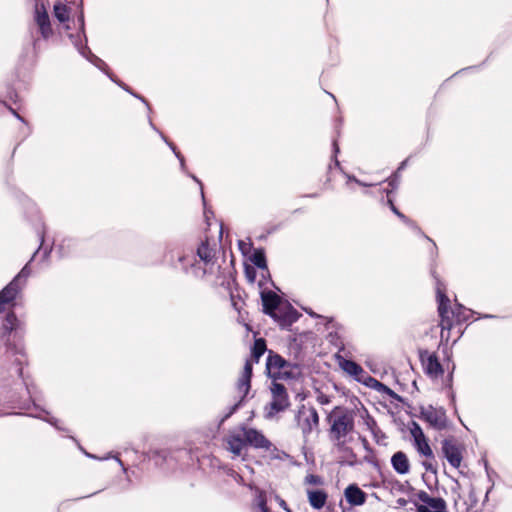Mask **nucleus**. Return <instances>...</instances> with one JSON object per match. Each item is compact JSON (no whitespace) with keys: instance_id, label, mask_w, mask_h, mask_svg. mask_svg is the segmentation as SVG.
<instances>
[{"instance_id":"1","label":"nucleus","mask_w":512,"mask_h":512,"mask_svg":"<svg viewBox=\"0 0 512 512\" xmlns=\"http://www.w3.org/2000/svg\"><path fill=\"white\" fill-rule=\"evenodd\" d=\"M224 444L233 457H241L243 460H245L247 445L266 450L271 447V442L260 431L247 427L229 432L224 439Z\"/></svg>"},{"instance_id":"2","label":"nucleus","mask_w":512,"mask_h":512,"mask_svg":"<svg viewBox=\"0 0 512 512\" xmlns=\"http://www.w3.org/2000/svg\"><path fill=\"white\" fill-rule=\"evenodd\" d=\"M330 424V437L338 446L343 445L346 437L354 429V413L348 408L337 406L327 416Z\"/></svg>"},{"instance_id":"3","label":"nucleus","mask_w":512,"mask_h":512,"mask_svg":"<svg viewBox=\"0 0 512 512\" xmlns=\"http://www.w3.org/2000/svg\"><path fill=\"white\" fill-rule=\"evenodd\" d=\"M437 298H438V311L439 315L441 317V337H445V330L449 331L454 322L461 323L463 321H466L468 319L470 310L466 309L462 305H456L455 308L449 309L448 303L449 299L448 297L441 291V288H437Z\"/></svg>"},{"instance_id":"4","label":"nucleus","mask_w":512,"mask_h":512,"mask_svg":"<svg viewBox=\"0 0 512 512\" xmlns=\"http://www.w3.org/2000/svg\"><path fill=\"white\" fill-rule=\"evenodd\" d=\"M261 299L264 313L275 318L281 326L288 327L297 321L298 313L293 308H289L284 316L279 315L277 309L280 304V297L273 291L262 292Z\"/></svg>"},{"instance_id":"5","label":"nucleus","mask_w":512,"mask_h":512,"mask_svg":"<svg viewBox=\"0 0 512 512\" xmlns=\"http://www.w3.org/2000/svg\"><path fill=\"white\" fill-rule=\"evenodd\" d=\"M266 366L269 376L275 381L294 379L300 374L297 365L287 362L277 354H269Z\"/></svg>"},{"instance_id":"6","label":"nucleus","mask_w":512,"mask_h":512,"mask_svg":"<svg viewBox=\"0 0 512 512\" xmlns=\"http://www.w3.org/2000/svg\"><path fill=\"white\" fill-rule=\"evenodd\" d=\"M271 394L272 401L265 408L267 418H272L277 413L286 410L290 404L286 388L282 384L273 382L271 386Z\"/></svg>"},{"instance_id":"7","label":"nucleus","mask_w":512,"mask_h":512,"mask_svg":"<svg viewBox=\"0 0 512 512\" xmlns=\"http://www.w3.org/2000/svg\"><path fill=\"white\" fill-rule=\"evenodd\" d=\"M79 22H80V26H81V31L75 35L74 34L69 35V38L71 39L72 44L74 45V47L79 51V53L83 57H85L88 61L93 63L95 66L101 67V65H105V63L100 58H98L97 56L92 54V52L89 50V48L86 45L87 40H86V36H85L84 30H83V27H84L83 15H80Z\"/></svg>"},{"instance_id":"8","label":"nucleus","mask_w":512,"mask_h":512,"mask_svg":"<svg viewBox=\"0 0 512 512\" xmlns=\"http://www.w3.org/2000/svg\"><path fill=\"white\" fill-rule=\"evenodd\" d=\"M297 424L305 437L314 430H317L319 426V416L316 409L313 407H301L297 414Z\"/></svg>"},{"instance_id":"9","label":"nucleus","mask_w":512,"mask_h":512,"mask_svg":"<svg viewBox=\"0 0 512 512\" xmlns=\"http://www.w3.org/2000/svg\"><path fill=\"white\" fill-rule=\"evenodd\" d=\"M420 414L426 422L437 430H442L447 426L446 412L443 408H436L429 405L422 407Z\"/></svg>"},{"instance_id":"10","label":"nucleus","mask_w":512,"mask_h":512,"mask_svg":"<svg viewBox=\"0 0 512 512\" xmlns=\"http://www.w3.org/2000/svg\"><path fill=\"white\" fill-rule=\"evenodd\" d=\"M410 433L413 437L414 446L418 453L425 457L433 458V451L428 440L422 428L416 422H413L412 427L410 428Z\"/></svg>"},{"instance_id":"11","label":"nucleus","mask_w":512,"mask_h":512,"mask_svg":"<svg viewBox=\"0 0 512 512\" xmlns=\"http://www.w3.org/2000/svg\"><path fill=\"white\" fill-rule=\"evenodd\" d=\"M34 21L43 39H49L53 35L49 16L43 6H36Z\"/></svg>"},{"instance_id":"12","label":"nucleus","mask_w":512,"mask_h":512,"mask_svg":"<svg viewBox=\"0 0 512 512\" xmlns=\"http://www.w3.org/2000/svg\"><path fill=\"white\" fill-rule=\"evenodd\" d=\"M442 450L450 465L459 468L462 462V448L452 440H444Z\"/></svg>"},{"instance_id":"13","label":"nucleus","mask_w":512,"mask_h":512,"mask_svg":"<svg viewBox=\"0 0 512 512\" xmlns=\"http://www.w3.org/2000/svg\"><path fill=\"white\" fill-rule=\"evenodd\" d=\"M252 367H253L252 360H247L245 362V365H244L243 371L241 373V376L238 379L237 390H238V393H239V395L241 397L240 401H242L245 398V396L248 394V392L250 390V381H251V377H252Z\"/></svg>"},{"instance_id":"14","label":"nucleus","mask_w":512,"mask_h":512,"mask_svg":"<svg viewBox=\"0 0 512 512\" xmlns=\"http://www.w3.org/2000/svg\"><path fill=\"white\" fill-rule=\"evenodd\" d=\"M423 505L418 506V512H447L446 504L442 498H432L428 495L422 497Z\"/></svg>"},{"instance_id":"15","label":"nucleus","mask_w":512,"mask_h":512,"mask_svg":"<svg viewBox=\"0 0 512 512\" xmlns=\"http://www.w3.org/2000/svg\"><path fill=\"white\" fill-rule=\"evenodd\" d=\"M22 288V284H17V280H12L1 292H0V312L4 310V305L12 302L19 291Z\"/></svg>"},{"instance_id":"16","label":"nucleus","mask_w":512,"mask_h":512,"mask_svg":"<svg viewBox=\"0 0 512 512\" xmlns=\"http://www.w3.org/2000/svg\"><path fill=\"white\" fill-rule=\"evenodd\" d=\"M344 495L346 501L352 506H360L366 502V494L355 484L349 485Z\"/></svg>"},{"instance_id":"17","label":"nucleus","mask_w":512,"mask_h":512,"mask_svg":"<svg viewBox=\"0 0 512 512\" xmlns=\"http://www.w3.org/2000/svg\"><path fill=\"white\" fill-rule=\"evenodd\" d=\"M422 362L425 372L433 377L437 378L442 375L443 370L438 358L434 354H427L426 357L422 356Z\"/></svg>"},{"instance_id":"18","label":"nucleus","mask_w":512,"mask_h":512,"mask_svg":"<svg viewBox=\"0 0 512 512\" xmlns=\"http://www.w3.org/2000/svg\"><path fill=\"white\" fill-rule=\"evenodd\" d=\"M391 465H392L393 469L398 474H401V475L408 474L410 471L409 459H408L407 455L402 451H398L393 454V456L391 457Z\"/></svg>"},{"instance_id":"19","label":"nucleus","mask_w":512,"mask_h":512,"mask_svg":"<svg viewBox=\"0 0 512 512\" xmlns=\"http://www.w3.org/2000/svg\"><path fill=\"white\" fill-rule=\"evenodd\" d=\"M248 487L254 492L253 507L255 512H269L265 492L252 484H249Z\"/></svg>"},{"instance_id":"20","label":"nucleus","mask_w":512,"mask_h":512,"mask_svg":"<svg viewBox=\"0 0 512 512\" xmlns=\"http://www.w3.org/2000/svg\"><path fill=\"white\" fill-rule=\"evenodd\" d=\"M309 504L314 509H321L327 501V494L323 490H307Z\"/></svg>"},{"instance_id":"21","label":"nucleus","mask_w":512,"mask_h":512,"mask_svg":"<svg viewBox=\"0 0 512 512\" xmlns=\"http://www.w3.org/2000/svg\"><path fill=\"white\" fill-rule=\"evenodd\" d=\"M197 256L200 262H203L205 266L211 264L215 257V250L211 248L208 242H202L197 248Z\"/></svg>"},{"instance_id":"22","label":"nucleus","mask_w":512,"mask_h":512,"mask_svg":"<svg viewBox=\"0 0 512 512\" xmlns=\"http://www.w3.org/2000/svg\"><path fill=\"white\" fill-rule=\"evenodd\" d=\"M19 325L18 319L16 318L14 313L7 314L5 321L3 323V336L2 339L5 342L6 345H9V336H6V334H10L13 330L17 329Z\"/></svg>"},{"instance_id":"23","label":"nucleus","mask_w":512,"mask_h":512,"mask_svg":"<svg viewBox=\"0 0 512 512\" xmlns=\"http://www.w3.org/2000/svg\"><path fill=\"white\" fill-rule=\"evenodd\" d=\"M342 369L350 375L358 376L363 373V368L356 362L351 360H344L341 362Z\"/></svg>"},{"instance_id":"24","label":"nucleus","mask_w":512,"mask_h":512,"mask_svg":"<svg viewBox=\"0 0 512 512\" xmlns=\"http://www.w3.org/2000/svg\"><path fill=\"white\" fill-rule=\"evenodd\" d=\"M54 15L57 20L61 23L66 22L69 19V11L65 4L57 2L54 4Z\"/></svg>"},{"instance_id":"25","label":"nucleus","mask_w":512,"mask_h":512,"mask_svg":"<svg viewBox=\"0 0 512 512\" xmlns=\"http://www.w3.org/2000/svg\"><path fill=\"white\" fill-rule=\"evenodd\" d=\"M187 260H188L187 256H185V255L179 256V262L182 263L184 269H187V266L190 265L191 268L193 269V273L196 277H203L206 274L205 268L198 267L195 262L187 261Z\"/></svg>"},{"instance_id":"26","label":"nucleus","mask_w":512,"mask_h":512,"mask_svg":"<svg viewBox=\"0 0 512 512\" xmlns=\"http://www.w3.org/2000/svg\"><path fill=\"white\" fill-rule=\"evenodd\" d=\"M266 351V343L263 339H256L252 348V358L255 362H258L260 357Z\"/></svg>"},{"instance_id":"27","label":"nucleus","mask_w":512,"mask_h":512,"mask_svg":"<svg viewBox=\"0 0 512 512\" xmlns=\"http://www.w3.org/2000/svg\"><path fill=\"white\" fill-rule=\"evenodd\" d=\"M251 261L253 262V264L255 266H257L260 269L267 268L265 254H264L263 250H261V249L254 250V252L251 256Z\"/></svg>"},{"instance_id":"28","label":"nucleus","mask_w":512,"mask_h":512,"mask_svg":"<svg viewBox=\"0 0 512 512\" xmlns=\"http://www.w3.org/2000/svg\"><path fill=\"white\" fill-rule=\"evenodd\" d=\"M160 135H161L162 139L167 143V145L171 148V150L174 152L176 157L179 159L181 167H182V169H184V167H185L184 157L180 154V152H178L176 150V147H175V145L172 142H169L167 140V138L162 133Z\"/></svg>"},{"instance_id":"29","label":"nucleus","mask_w":512,"mask_h":512,"mask_svg":"<svg viewBox=\"0 0 512 512\" xmlns=\"http://www.w3.org/2000/svg\"><path fill=\"white\" fill-rule=\"evenodd\" d=\"M388 204L391 208V210L393 211L394 214H396L401 220H403L406 224L414 227V223L409 220L404 214H402L393 204L392 200H388Z\"/></svg>"},{"instance_id":"30","label":"nucleus","mask_w":512,"mask_h":512,"mask_svg":"<svg viewBox=\"0 0 512 512\" xmlns=\"http://www.w3.org/2000/svg\"><path fill=\"white\" fill-rule=\"evenodd\" d=\"M29 275L30 270L26 265L25 267L22 268V270L17 274V276L13 280H17V284L23 285L24 281L28 278Z\"/></svg>"},{"instance_id":"31","label":"nucleus","mask_w":512,"mask_h":512,"mask_svg":"<svg viewBox=\"0 0 512 512\" xmlns=\"http://www.w3.org/2000/svg\"><path fill=\"white\" fill-rule=\"evenodd\" d=\"M305 482L308 484L319 485L322 483L321 478L317 475L310 474L306 476Z\"/></svg>"},{"instance_id":"32","label":"nucleus","mask_w":512,"mask_h":512,"mask_svg":"<svg viewBox=\"0 0 512 512\" xmlns=\"http://www.w3.org/2000/svg\"><path fill=\"white\" fill-rule=\"evenodd\" d=\"M44 420L49 422L51 425L56 427L58 430H63V428L58 425V420H56L55 418L50 417V418H45Z\"/></svg>"},{"instance_id":"33","label":"nucleus","mask_w":512,"mask_h":512,"mask_svg":"<svg viewBox=\"0 0 512 512\" xmlns=\"http://www.w3.org/2000/svg\"><path fill=\"white\" fill-rule=\"evenodd\" d=\"M276 500H277V502L279 503L280 507H282V508H283L284 510H286L287 512H290V510H289V509H288V507H287L286 502H285L282 498H280V497L276 496Z\"/></svg>"},{"instance_id":"34","label":"nucleus","mask_w":512,"mask_h":512,"mask_svg":"<svg viewBox=\"0 0 512 512\" xmlns=\"http://www.w3.org/2000/svg\"><path fill=\"white\" fill-rule=\"evenodd\" d=\"M423 466L427 471L435 472V469L433 468V465L430 462H423Z\"/></svg>"},{"instance_id":"35","label":"nucleus","mask_w":512,"mask_h":512,"mask_svg":"<svg viewBox=\"0 0 512 512\" xmlns=\"http://www.w3.org/2000/svg\"><path fill=\"white\" fill-rule=\"evenodd\" d=\"M319 402H320V404L324 405V404L328 403V399L325 396H321V397H319Z\"/></svg>"},{"instance_id":"36","label":"nucleus","mask_w":512,"mask_h":512,"mask_svg":"<svg viewBox=\"0 0 512 512\" xmlns=\"http://www.w3.org/2000/svg\"><path fill=\"white\" fill-rule=\"evenodd\" d=\"M114 458H115V459H116V461L119 463V465L123 468V470H124V471H126V468L124 467L123 462H122V461H121L117 456H115Z\"/></svg>"},{"instance_id":"37","label":"nucleus","mask_w":512,"mask_h":512,"mask_svg":"<svg viewBox=\"0 0 512 512\" xmlns=\"http://www.w3.org/2000/svg\"><path fill=\"white\" fill-rule=\"evenodd\" d=\"M355 183H357L358 185H361V186H368V184L364 183V182H361L360 180L358 179H355Z\"/></svg>"},{"instance_id":"38","label":"nucleus","mask_w":512,"mask_h":512,"mask_svg":"<svg viewBox=\"0 0 512 512\" xmlns=\"http://www.w3.org/2000/svg\"><path fill=\"white\" fill-rule=\"evenodd\" d=\"M86 456L89 457V458H93V459H99L98 457H96L95 455L93 454H90V453H87L85 452Z\"/></svg>"},{"instance_id":"39","label":"nucleus","mask_w":512,"mask_h":512,"mask_svg":"<svg viewBox=\"0 0 512 512\" xmlns=\"http://www.w3.org/2000/svg\"><path fill=\"white\" fill-rule=\"evenodd\" d=\"M396 180H397V176H395L391 181H390V185H394L396 184Z\"/></svg>"},{"instance_id":"40","label":"nucleus","mask_w":512,"mask_h":512,"mask_svg":"<svg viewBox=\"0 0 512 512\" xmlns=\"http://www.w3.org/2000/svg\"><path fill=\"white\" fill-rule=\"evenodd\" d=\"M370 381L374 382L377 385H380V383L377 380L373 379V378H370Z\"/></svg>"},{"instance_id":"41","label":"nucleus","mask_w":512,"mask_h":512,"mask_svg":"<svg viewBox=\"0 0 512 512\" xmlns=\"http://www.w3.org/2000/svg\"><path fill=\"white\" fill-rule=\"evenodd\" d=\"M236 478H237V481H239V482H242V480H243L242 476H240V475H237Z\"/></svg>"},{"instance_id":"42","label":"nucleus","mask_w":512,"mask_h":512,"mask_svg":"<svg viewBox=\"0 0 512 512\" xmlns=\"http://www.w3.org/2000/svg\"><path fill=\"white\" fill-rule=\"evenodd\" d=\"M348 179H349L350 181H354V182H355V179H356V178H355L354 176H348Z\"/></svg>"},{"instance_id":"43","label":"nucleus","mask_w":512,"mask_h":512,"mask_svg":"<svg viewBox=\"0 0 512 512\" xmlns=\"http://www.w3.org/2000/svg\"><path fill=\"white\" fill-rule=\"evenodd\" d=\"M191 177L193 178L194 181H196L197 183H200V181L196 178V176L192 175Z\"/></svg>"},{"instance_id":"44","label":"nucleus","mask_w":512,"mask_h":512,"mask_svg":"<svg viewBox=\"0 0 512 512\" xmlns=\"http://www.w3.org/2000/svg\"><path fill=\"white\" fill-rule=\"evenodd\" d=\"M239 403L235 404L234 407H233V411H235L238 407Z\"/></svg>"},{"instance_id":"45","label":"nucleus","mask_w":512,"mask_h":512,"mask_svg":"<svg viewBox=\"0 0 512 512\" xmlns=\"http://www.w3.org/2000/svg\"><path fill=\"white\" fill-rule=\"evenodd\" d=\"M108 458H110V455L104 457V458H101L102 460H107Z\"/></svg>"},{"instance_id":"46","label":"nucleus","mask_w":512,"mask_h":512,"mask_svg":"<svg viewBox=\"0 0 512 512\" xmlns=\"http://www.w3.org/2000/svg\"><path fill=\"white\" fill-rule=\"evenodd\" d=\"M398 502H400V504H403V503H405V500L401 501V499H398Z\"/></svg>"},{"instance_id":"47","label":"nucleus","mask_w":512,"mask_h":512,"mask_svg":"<svg viewBox=\"0 0 512 512\" xmlns=\"http://www.w3.org/2000/svg\"><path fill=\"white\" fill-rule=\"evenodd\" d=\"M398 502H400V504H403V503H405V500L401 501V499H398Z\"/></svg>"},{"instance_id":"48","label":"nucleus","mask_w":512,"mask_h":512,"mask_svg":"<svg viewBox=\"0 0 512 512\" xmlns=\"http://www.w3.org/2000/svg\"><path fill=\"white\" fill-rule=\"evenodd\" d=\"M398 502H400V504H403V503H405V500L401 501V499H398Z\"/></svg>"}]
</instances>
